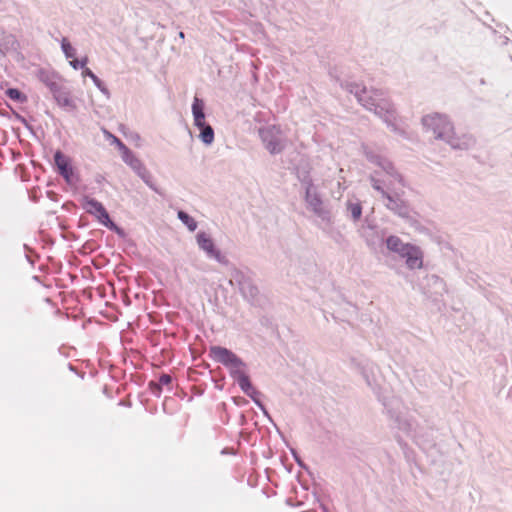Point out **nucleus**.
<instances>
[{
    "mask_svg": "<svg viewBox=\"0 0 512 512\" xmlns=\"http://www.w3.org/2000/svg\"><path fill=\"white\" fill-rule=\"evenodd\" d=\"M355 95L358 101L368 110L374 112L387 123H393L396 120V109L390 101L386 92L380 89L360 87L355 85Z\"/></svg>",
    "mask_w": 512,
    "mask_h": 512,
    "instance_id": "f257e3e1",
    "label": "nucleus"
},
{
    "mask_svg": "<svg viewBox=\"0 0 512 512\" xmlns=\"http://www.w3.org/2000/svg\"><path fill=\"white\" fill-rule=\"evenodd\" d=\"M210 355L215 361L227 366L241 389L252 396L253 388L246 375L245 365L233 352L220 346H213L210 348Z\"/></svg>",
    "mask_w": 512,
    "mask_h": 512,
    "instance_id": "f03ea898",
    "label": "nucleus"
},
{
    "mask_svg": "<svg viewBox=\"0 0 512 512\" xmlns=\"http://www.w3.org/2000/svg\"><path fill=\"white\" fill-rule=\"evenodd\" d=\"M192 124L198 131V139L205 145L211 146L215 141V133L212 126L207 122L205 102L194 97L191 104Z\"/></svg>",
    "mask_w": 512,
    "mask_h": 512,
    "instance_id": "7ed1b4c3",
    "label": "nucleus"
},
{
    "mask_svg": "<svg viewBox=\"0 0 512 512\" xmlns=\"http://www.w3.org/2000/svg\"><path fill=\"white\" fill-rule=\"evenodd\" d=\"M422 125L426 132L443 142H446L452 128L454 127L450 119L439 113L427 114L422 118Z\"/></svg>",
    "mask_w": 512,
    "mask_h": 512,
    "instance_id": "20e7f679",
    "label": "nucleus"
},
{
    "mask_svg": "<svg viewBox=\"0 0 512 512\" xmlns=\"http://www.w3.org/2000/svg\"><path fill=\"white\" fill-rule=\"evenodd\" d=\"M263 146L270 154L280 153L286 146L287 139L280 126L268 124L259 129Z\"/></svg>",
    "mask_w": 512,
    "mask_h": 512,
    "instance_id": "39448f33",
    "label": "nucleus"
},
{
    "mask_svg": "<svg viewBox=\"0 0 512 512\" xmlns=\"http://www.w3.org/2000/svg\"><path fill=\"white\" fill-rule=\"evenodd\" d=\"M381 171L376 170L372 175L373 186L375 189L388 193L395 190V184L398 182V177L394 175L393 168L387 161L379 163Z\"/></svg>",
    "mask_w": 512,
    "mask_h": 512,
    "instance_id": "423d86ee",
    "label": "nucleus"
},
{
    "mask_svg": "<svg viewBox=\"0 0 512 512\" xmlns=\"http://www.w3.org/2000/svg\"><path fill=\"white\" fill-rule=\"evenodd\" d=\"M400 257L405 260L406 267L410 270L424 267V252L418 245L408 243Z\"/></svg>",
    "mask_w": 512,
    "mask_h": 512,
    "instance_id": "0eeeda50",
    "label": "nucleus"
},
{
    "mask_svg": "<svg viewBox=\"0 0 512 512\" xmlns=\"http://www.w3.org/2000/svg\"><path fill=\"white\" fill-rule=\"evenodd\" d=\"M83 208L87 213L93 215L102 225L110 229H116L115 224L110 220L107 211L100 202L86 198L83 202Z\"/></svg>",
    "mask_w": 512,
    "mask_h": 512,
    "instance_id": "6e6552de",
    "label": "nucleus"
},
{
    "mask_svg": "<svg viewBox=\"0 0 512 512\" xmlns=\"http://www.w3.org/2000/svg\"><path fill=\"white\" fill-rule=\"evenodd\" d=\"M474 142V137L469 132L454 126L445 143L454 149H467Z\"/></svg>",
    "mask_w": 512,
    "mask_h": 512,
    "instance_id": "1a4fd4ad",
    "label": "nucleus"
},
{
    "mask_svg": "<svg viewBox=\"0 0 512 512\" xmlns=\"http://www.w3.org/2000/svg\"><path fill=\"white\" fill-rule=\"evenodd\" d=\"M197 244L199 248L204 251L207 257L214 259L218 262H223L224 257L220 250L216 247L212 237L205 232H200L196 236Z\"/></svg>",
    "mask_w": 512,
    "mask_h": 512,
    "instance_id": "9d476101",
    "label": "nucleus"
},
{
    "mask_svg": "<svg viewBox=\"0 0 512 512\" xmlns=\"http://www.w3.org/2000/svg\"><path fill=\"white\" fill-rule=\"evenodd\" d=\"M305 200L307 207L314 213L321 215L325 212L323 200L318 192V188L313 184L306 186Z\"/></svg>",
    "mask_w": 512,
    "mask_h": 512,
    "instance_id": "9b49d317",
    "label": "nucleus"
},
{
    "mask_svg": "<svg viewBox=\"0 0 512 512\" xmlns=\"http://www.w3.org/2000/svg\"><path fill=\"white\" fill-rule=\"evenodd\" d=\"M54 161L59 173L65 178V180L68 183H73L75 181V175L70 159L57 151L54 155Z\"/></svg>",
    "mask_w": 512,
    "mask_h": 512,
    "instance_id": "f8f14e48",
    "label": "nucleus"
},
{
    "mask_svg": "<svg viewBox=\"0 0 512 512\" xmlns=\"http://www.w3.org/2000/svg\"><path fill=\"white\" fill-rule=\"evenodd\" d=\"M408 245V242H403L399 237L397 236H389L386 239V247L390 252L396 253L399 256L403 253L404 249Z\"/></svg>",
    "mask_w": 512,
    "mask_h": 512,
    "instance_id": "ddd939ff",
    "label": "nucleus"
},
{
    "mask_svg": "<svg viewBox=\"0 0 512 512\" xmlns=\"http://www.w3.org/2000/svg\"><path fill=\"white\" fill-rule=\"evenodd\" d=\"M114 142L121 150L123 160L134 169L138 168L140 166V162L138 161V159H136L132 155V153L117 138H114Z\"/></svg>",
    "mask_w": 512,
    "mask_h": 512,
    "instance_id": "4468645a",
    "label": "nucleus"
},
{
    "mask_svg": "<svg viewBox=\"0 0 512 512\" xmlns=\"http://www.w3.org/2000/svg\"><path fill=\"white\" fill-rule=\"evenodd\" d=\"M179 220L189 229V231H195L197 228L196 220L184 211L178 212Z\"/></svg>",
    "mask_w": 512,
    "mask_h": 512,
    "instance_id": "2eb2a0df",
    "label": "nucleus"
},
{
    "mask_svg": "<svg viewBox=\"0 0 512 512\" xmlns=\"http://www.w3.org/2000/svg\"><path fill=\"white\" fill-rule=\"evenodd\" d=\"M396 420H397L399 427L400 428L403 427V429L406 430L407 434L410 435L412 438L416 439L419 436V434L416 430H412V424L408 418L397 417Z\"/></svg>",
    "mask_w": 512,
    "mask_h": 512,
    "instance_id": "dca6fc26",
    "label": "nucleus"
},
{
    "mask_svg": "<svg viewBox=\"0 0 512 512\" xmlns=\"http://www.w3.org/2000/svg\"><path fill=\"white\" fill-rule=\"evenodd\" d=\"M61 49L67 59L71 60L76 57V49L72 46L68 39H62Z\"/></svg>",
    "mask_w": 512,
    "mask_h": 512,
    "instance_id": "f3484780",
    "label": "nucleus"
},
{
    "mask_svg": "<svg viewBox=\"0 0 512 512\" xmlns=\"http://www.w3.org/2000/svg\"><path fill=\"white\" fill-rule=\"evenodd\" d=\"M347 207H348V211L351 214V217L354 220H358L361 217L362 208H361L360 203L350 201V202H348Z\"/></svg>",
    "mask_w": 512,
    "mask_h": 512,
    "instance_id": "a211bd4d",
    "label": "nucleus"
},
{
    "mask_svg": "<svg viewBox=\"0 0 512 512\" xmlns=\"http://www.w3.org/2000/svg\"><path fill=\"white\" fill-rule=\"evenodd\" d=\"M58 105L68 109H74L75 104L73 100L67 94H60L56 97Z\"/></svg>",
    "mask_w": 512,
    "mask_h": 512,
    "instance_id": "6ab92c4d",
    "label": "nucleus"
},
{
    "mask_svg": "<svg viewBox=\"0 0 512 512\" xmlns=\"http://www.w3.org/2000/svg\"><path fill=\"white\" fill-rule=\"evenodd\" d=\"M5 94L12 100L18 102H24L26 100L25 95H23L18 89L9 88L6 90Z\"/></svg>",
    "mask_w": 512,
    "mask_h": 512,
    "instance_id": "aec40b11",
    "label": "nucleus"
},
{
    "mask_svg": "<svg viewBox=\"0 0 512 512\" xmlns=\"http://www.w3.org/2000/svg\"><path fill=\"white\" fill-rule=\"evenodd\" d=\"M290 451L297 465L300 468L306 470L309 474H311L308 465L305 464V462L302 460L296 449L291 448Z\"/></svg>",
    "mask_w": 512,
    "mask_h": 512,
    "instance_id": "412c9836",
    "label": "nucleus"
},
{
    "mask_svg": "<svg viewBox=\"0 0 512 512\" xmlns=\"http://www.w3.org/2000/svg\"><path fill=\"white\" fill-rule=\"evenodd\" d=\"M69 64L71 65V67L75 70H78V69H84L86 67V64H87V58H83L81 60H78L76 57L71 59L69 61Z\"/></svg>",
    "mask_w": 512,
    "mask_h": 512,
    "instance_id": "4be33fe9",
    "label": "nucleus"
},
{
    "mask_svg": "<svg viewBox=\"0 0 512 512\" xmlns=\"http://www.w3.org/2000/svg\"><path fill=\"white\" fill-rule=\"evenodd\" d=\"M82 76L83 77H89L90 79H92V81L94 82V84L97 86V87H100L101 86V81L100 79L87 67H85L82 71Z\"/></svg>",
    "mask_w": 512,
    "mask_h": 512,
    "instance_id": "5701e85b",
    "label": "nucleus"
},
{
    "mask_svg": "<svg viewBox=\"0 0 512 512\" xmlns=\"http://www.w3.org/2000/svg\"><path fill=\"white\" fill-rule=\"evenodd\" d=\"M376 392V394L378 395L379 399L382 400L385 404H386V401L388 400V395H387V388L386 387H378V388H373Z\"/></svg>",
    "mask_w": 512,
    "mask_h": 512,
    "instance_id": "b1692460",
    "label": "nucleus"
},
{
    "mask_svg": "<svg viewBox=\"0 0 512 512\" xmlns=\"http://www.w3.org/2000/svg\"><path fill=\"white\" fill-rule=\"evenodd\" d=\"M221 455H236L237 450L233 447H225L220 451Z\"/></svg>",
    "mask_w": 512,
    "mask_h": 512,
    "instance_id": "393cba45",
    "label": "nucleus"
},
{
    "mask_svg": "<svg viewBox=\"0 0 512 512\" xmlns=\"http://www.w3.org/2000/svg\"><path fill=\"white\" fill-rule=\"evenodd\" d=\"M161 383H164V384H167L169 383L170 381V377L165 375V376H162L161 379H160Z\"/></svg>",
    "mask_w": 512,
    "mask_h": 512,
    "instance_id": "a878e982",
    "label": "nucleus"
},
{
    "mask_svg": "<svg viewBox=\"0 0 512 512\" xmlns=\"http://www.w3.org/2000/svg\"><path fill=\"white\" fill-rule=\"evenodd\" d=\"M265 419H266L268 422L272 423V424L276 427V429L279 431V428H278L277 424H276V423H274V421H273V418H272V417L265 418Z\"/></svg>",
    "mask_w": 512,
    "mask_h": 512,
    "instance_id": "bb28decb",
    "label": "nucleus"
},
{
    "mask_svg": "<svg viewBox=\"0 0 512 512\" xmlns=\"http://www.w3.org/2000/svg\"><path fill=\"white\" fill-rule=\"evenodd\" d=\"M405 456H406V458H408V459H409V458H410V453H409V452H407V451H405Z\"/></svg>",
    "mask_w": 512,
    "mask_h": 512,
    "instance_id": "cd10ccee",
    "label": "nucleus"
},
{
    "mask_svg": "<svg viewBox=\"0 0 512 512\" xmlns=\"http://www.w3.org/2000/svg\"><path fill=\"white\" fill-rule=\"evenodd\" d=\"M179 37L183 39V38H184V33H183V32H180V33H179Z\"/></svg>",
    "mask_w": 512,
    "mask_h": 512,
    "instance_id": "c85d7f7f",
    "label": "nucleus"
},
{
    "mask_svg": "<svg viewBox=\"0 0 512 512\" xmlns=\"http://www.w3.org/2000/svg\"><path fill=\"white\" fill-rule=\"evenodd\" d=\"M244 419H245L244 417H241V418H240V424H241V425H243V422H244L243 420H244Z\"/></svg>",
    "mask_w": 512,
    "mask_h": 512,
    "instance_id": "c756f323",
    "label": "nucleus"
}]
</instances>
